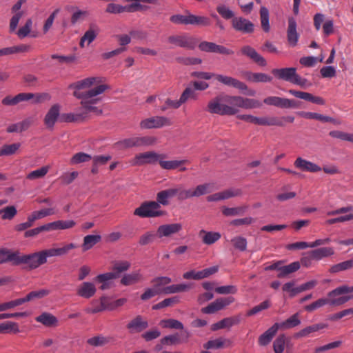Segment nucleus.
I'll list each match as a JSON object with an SVG mask.
<instances>
[{
  "label": "nucleus",
  "instance_id": "3c124183",
  "mask_svg": "<svg viewBox=\"0 0 353 353\" xmlns=\"http://www.w3.org/2000/svg\"><path fill=\"white\" fill-rule=\"evenodd\" d=\"M98 34V30L93 29L92 27L88 30L81 38L79 45L81 48L84 47L85 42H87V45L90 44L97 37Z\"/></svg>",
  "mask_w": 353,
  "mask_h": 353
},
{
  "label": "nucleus",
  "instance_id": "69168bd1",
  "mask_svg": "<svg viewBox=\"0 0 353 353\" xmlns=\"http://www.w3.org/2000/svg\"><path fill=\"white\" fill-rule=\"evenodd\" d=\"M108 299L106 296H101L100 299L101 305L99 306H96L92 308H87L85 312L90 314H96L98 312H101L105 310H107V300Z\"/></svg>",
  "mask_w": 353,
  "mask_h": 353
},
{
  "label": "nucleus",
  "instance_id": "a18cd8bd",
  "mask_svg": "<svg viewBox=\"0 0 353 353\" xmlns=\"http://www.w3.org/2000/svg\"><path fill=\"white\" fill-rule=\"evenodd\" d=\"M198 94L192 87H188L181 94L180 99L178 100V107L182 103H185L189 99L196 100Z\"/></svg>",
  "mask_w": 353,
  "mask_h": 353
},
{
  "label": "nucleus",
  "instance_id": "39448f33",
  "mask_svg": "<svg viewBox=\"0 0 353 353\" xmlns=\"http://www.w3.org/2000/svg\"><path fill=\"white\" fill-rule=\"evenodd\" d=\"M352 292H353V286L343 285L328 292L327 300H344L343 303L339 304H329L332 306H339L343 305L353 298V295L351 294Z\"/></svg>",
  "mask_w": 353,
  "mask_h": 353
},
{
  "label": "nucleus",
  "instance_id": "c85d7f7f",
  "mask_svg": "<svg viewBox=\"0 0 353 353\" xmlns=\"http://www.w3.org/2000/svg\"><path fill=\"white\" fill-rule=\"evenodd\" d=\"M344 300L343 299H332L327 300V298H321L316 301L312 303L311 304L307 305L304 307V310L307 312H311L316 309H319L327 304H339L343 303Z\"/></svg>",
  "mask_w": 353,
  "mask_h": 353
},
{
  "label": "nucleus",
  "instance_id": "f3484780",
  "mask_svg": "<svg viewBox=\"0 0 353 353\" xmlns=\"http://www.w3.org/2000/svg\"><path fill=\"white\" fill-rule=\"evenodd\" d=\"M346 214L338 216L339 223L347 222L353 221V205H348L336 210L329 211L327 212V216H335L338 214Z\"/></svg>",
  "mask_w": 353,
  "mask_h": 353
},
{
  "label": "nucleus",
  "instance_id": "4468645a",
  "mask_svg": "<svg viewBox=\"0 0 353 353\" xmlns=\"http://www.w3.org/2000/svg\"><path fill=\"white\" fill-rule=\"evenodd\" d=\"M77 245L73 243L65 244L61 248L52 247L49 249L42 250L43 255L47 262L48 258L62 256L67 254L70 250L77 248Z\"/></svg>",
  "mask_w": 353,
  "mask_h": 353
},
{
  "label": "nucleus",
  "instance_id": "dca6fc26",
  "mask_svg": "<svg viewBox=\"0 0 353 353\" xmlns=\"http://www.w3.org/2000/svg\"><path fill=\"white\" fill-rule=\"evenodd\" d=\"M21 253L8 249H0V264L11 263L13 265H20Z\"/></svg>",
  "mask_w": 353,
  "mask_h": 353
},
{
  "label": "nucleus",
  "instance_id": "20e7f679",
  "mask_svg": "<svg viewBox=\"0 0 353 353\" xmlns=\"http://www.w3.org/2000/svg\"><path fill=\"white\" fill-rule=\"evenodd\" d=\"M156 141L157 139L152 136L132 137L118 141L116 143V145L120 149H127L133 147L152 145Z\"/></svg>",
  "mask_w": 353,
  "mask_h": 353
},
{
  "label": "nucleus",
  "instance_id": "2f4dec72",
  "mask_svg": "<svg viewBox=\"0 0 353 353\" xmlns=\"http://www.w3.org/2000/svg\"><path fill=\"white\" fill-rule=\"evenodd\" d=\"M30 47L28 45L20 44L0 49V56H8L14 54L26 52Z\"/></svg>",
  "mask_w": 353,
  "mask_h": 353
},
{
  "label": "nucleus",
  "instance_id": "2eb2a0df",
  "mask_svg": "<svg viewBox=\"0 0 353 353\" xmlns=\"http://www.w3.org/2000/svg\"><path fill=\"white\" fill-rule=\"evenodd\" d=\"M200 50L206 52L219 53L221 54H233L234 52L223 46L217 45L213 42L202 41L199 44Z\"/></svg>",
  "mask_w": 353,
  "mask_h": 353
},
{
  "label": "nucleus",
  "instance_id": "7ed1b4c3",
  "mask_svg": "<svg viewBox=\"0 0 353 353\" xmlns=\"http://www.w3.org/2000/svg\"><path fill=\"white\" fill-rule=\"evenodd\" d=\"M134 215L141 218H154L163 216L165 212L161 210L156 201H145L134 211Z\"/></svg>",
  "mask_w": 353,
  "mask_h": 353
},
{
  "label": "nucleus",
  "instance_id": "1a4fd4ad",
  "mask_svg": "<svg viewBox=\"0 0 353 353\" xmlns=\"http://www.w3.org/2000/svg\"><path fill=\"white\" fill-rule=\"evenodd\" d=\"M97 79L95 77H88L84 79H82L81 81H78L77 82H74L73 83H71L69 85L70 89H74V92H79L80 93H88L92 90H97L99 88H102L103 91L101 92V94L105 92L108 88V85H99L94 88L90 89L87 91H83L82 90L90 88L92 85H94V83L96 82Z\"/></svg>",
  "mask_w": 353,
  "mask_h": 353
},
{
  "label": "nucleus",
  "instance_id": "0e129e2a",
  "mask_svg": "<svg viewBox=\"0 0 353 353\" xmlns=\"http://www.w3.org/2000/svg\"><path fill=\"white\" fill-rule=\"evenodd\" d=\"M157 237V234L154 231H149L140 236L139 244L141 245H145L152 243Z\"/></svg>",
  "mask_w": 353,
  "mask_h": 353
},
{
  "label": "nucleus",
  "instance_id": "13d9d810",
  "mask_svg": "<svg viewBox=\"0 0 353 353\" xmlns=\"http://www.w3.org/2000/svg\"><path fill=\"white\" fill-rule=\"evenodd\" d=\"M159 236H168L176 232V224L163 225L158 228Z\"/></svg>",
  "mask_w": 353,
  "mask_h": 353
},
{
  "label": "nucleus",
  "instance_id": "5fc2aeb1",
  "mask_svg": "<svg viewBox=\"0 0 353 353\" xmlns=\"http://www.w3.org/2000/svg\"><path fill=\"white\" fill-rule=\"evenodd\" d=\"M171 282V279L167 276L157 277L152 281V283L155 289L161 294L165 287Z\"/></svg>",
  "mask_w": 353,
  "mask_h": 353
},
{
  "label": "nucleus",
  "instance_id": "f257e3e1",
  "mask_svg": "<svg viewBox=\"0 0 353 353\" xmlns=\"http://www.w3.org/2000/svg\"><path fill=\"white\" fill-rule=\"evenodd\" d=\"M261 105L259 101L254 99L225 94L219 95L211 99L208 102L206 110L210 114L232 116L239 112V108L254 109Z\"/></svg>",
  "mask_w": 353,
  "mask_h": 353
},
{
  "label": "nucleus",
  "instance_id": "8fccbe9b",
  "mask_svg": "<svg viewBox=\"0 0 353 353\" xmlns=\"http://www.w3.org/2000/svg\"><path fill=\"white\" fill-rule=\"evenodd\" d=\"M20 147V143L5 144L0 148V157L14 154L19 150Z\"/></svg>",
  "mask_w": 353,
  "mask_h": 353
},
{
  "label": "nucleus",
  "instance_id": "774afa93",
  "mask_svg": "<svg viewBox=\"0 0 353 353\" xmlns=\"http://www.w3.org/2000/svg\"><path fill=\"white\" fill-rule=\"evenodd\" d=\"M216 11L225 19L234 18V12L224 5L218 6Z\"/></svg>",
  "mask_w": 353,
  "mask_h": 353
},
{
  "label": "nucleus",
  "instance_id": "338daca9",
  "mask_svg": "<svg viewBox=\"0 0 353 353\" xmlns=\"http://www.w3.org/2000/svg\"><path fill=\"white\" fill-rule=\"evenodd\" d=\"M231 242L236 249L241 252L245 251L247 248V240L244 237L236 236L231 240Z\"/></svg>",
  "mask_w": 353,
  "mask_h": 353
},
{
  "label": "nucleus",
  "instance_id": "f8f14e48",
  "mask_svg": "<svg viewBox=\"0 0 353 353\" xmlns=\"http://www.w3.org/2000/svg\"><path fill=\"white\" fill-rule=\"evenodd\" d=\"M234 301V299L232 296L219 298L214 302L209 304L207 307H203L201 311L205 314H213L223 309Z\"/></svg>",
  "mask_w": 353,
  "mask_h": 353
},
{
  "label": "nucleus",
  "instance_id": "a211bd4d",
  "mask_svg": "<svg viewBox=\"0 0 353 353\" xmlns=\"http://www.w3.org/2000/svg\"><path fill=\"white\" fill-rule=\"evenodd\" d=\"M263 102L270 105H274L281 108H290L296 106L294 100L279 97H268L265 98Z\"/></svg>",
  "mask_w": 353,
  "mask_h": 353
},
{
  "label": "nucleus",
  "instance_id": "7c9ffc66",
  "mask_svg": "<svg viewBox=\"0 0 353 353\" xmlns=\"http://www.w3.org/2000/svg\"><path fill=\"white\" fill-rule=\"evenodd\" d=\"M279 329L285 330L295 327L301 324V320L299 313H296L281 323H276Z\"/></svg>",
  "mask_w": 353,
  "mask_h": 353
},
{
  "label": "nucleus",
  "instance_id": "5701e85b",
  "mask_svg": "<svg viewBox=\"0 0 353 353\" xmlns=\"http://www.w3.org/2000/svg\"><path fill=\"white\" fill-rule=\"evenodd\" d=\"M272 73L278 79H282L290 83H293L294 79L296 74L295 68H285L281 69H273Z\"/></svg>",
  "mask_w": 353,
  "mask_h": 353
},
{
  "label": "nucleus",
  "instance_id": "09e8293b",
  "mask_svg": "<svg viewBox=\"0 0 353 353\" xmlns=\"http://www.w3.org/2000/svg\"><path fill=\"white\" fill-rule=\"evenodd\" d=\"M239 319L236 317L225 318L212 325V330H216L225 327H230L239 323Z\"/></svg>",
  "mask_w": 353,
  "mask_h": 353
},
{
  "label": "nucleus",
  "instance_id": "864d4df0",
  "mask_svg": "<svg viewBox=\"0 0 353 353\" xmlns=\"http://www.w3.org/2000/svg\"><path fill=\"white\" fill-rule=\"evenodd\" d=\"M352 268H353V259L347 260L332 265L330 269V272L337 273Z\"/></svg>",
  "mask_w": 353,
  "mask_h": 353
},
{
  "label": "nucleus",
  "instance_id": "a19ab883",
  "mask_svg": "<svg viewBox=\"0 0 353 353\" xmlns=\"http://www.w3.org/2000/svg\"><path fill=\"white\" fill-rule=\"evenodd\" d=\"M176 194V189H168L159 192L157 195V203L159 205H166L169 203V199L173 198Z\"/></svg>",
  "mask_w": 353,
  "mask_h": 353
},
{
  "label": "nucleus",
  "instance_id": "e433bc0d",
  "mask_svg": "<svg viewBox=\"0 0 353 353\" xmlns=\"http://www.w3.org/2000/svg\"><path fill=\"white\" fill-rule=\"evenodd\" d=\"M327 325L325 323H316L307 326L295 334V337L301 338L310 336L312 333L317 332L319 330L325 328L327 327Z\"/></svg>",
  "mask_w": 353,
  "mask_h": 353
},
{
  "label": "nucleus",
  "instance_id": "052dcab7",
  "mask_svg": "<svg viewBox=\"0 0 353 353\" xmlns=\"http://www.w3.org/2000/svg\"><path fill=\"white\" fill-rule=\"evenodd\" d=\"M54 214V210L52 208H45L39 211L33 212L30 215V218L34 223L35 221L44 218L46 216L52 215Z\"/></svg>",
  "mask_w": 353,
  "mask_h": 353
},
{
  "label": "nucleus",
  "instance_id": "72a5a7b5",
  "mask_svg": "<svg viewBox=\"0 0 353 353\" xmlns=\"http://www.w3.org/2000/svg\"><path fill=\"white\" fill-rule=\"evenodd\" d=\"M37 322H39L46 327L56 326L58 320L57 318L53 314L48 312H43L39 316L35 318Z\"/></svg>",
  "mask_w": 353,
  "mask_h": 353
},
{
  "label": "nucleus",
  "instance_id": "cd10ccee",
  "mask_svg": "<svg viewBox=\"0 0 353 353\" xmlns=\"http://www.w3.org/2000/svg\"><path fill=\"white\" fill-rule=\"evenodd\" d=\"M118 278V274L115 272H107L99 274L96 278V281L101 283L100 289L105 290L111 288L112 281Z\"/></svg>",
  "mask_w": 353,
  "mask_h": 353
},
{
  "label": "nucleus",
  "instance_id": "a878e982",
  "mask_svg": "<svg viewBox=\"0 0 353 353\" xmlns=\"http://www.w3.org/2000/svg\"><path fill=\"white\" fill-rule=\"evenodd\" d=\"M60 114V106L58 104L53 105L44 118V123L48 128H52Z\"/></svg>",
  "mask_w": 353,
  "mask_h": 353
},
{
  "label": "nucleus",
  "instance_id": "9b49d317",
  "mask_svg": "<svg viewBox=\"0 0 353 353\" xmlns=\"http://www.w3.org/2000/svg\"><path fill=\"white\" fill-rule=\"evenodd\" d=\"M171 125V121L165 117H152L141 121L140 127L142 129L160 128Z\"/></svg>",
  "mask_w": 353,
  "mask_h": 353
},
{
  "label": "nucleus",
  "instance_id": "c9c22d12",
  "mask_svg": "<svg viewBox=\"0 0 353 353\" xmlns=\"http://www.w3.org/2000/svg\"><path fill=\"white\" fill-rule=\"evenodd\" d=\"M290 339L284 334H279L273 342V350L274 353H283L285 347H288Z\"/></svg>",
  "mask_w": 353,
  "mask_h": 353
},
{
  "label": "nucleus",
  "instance_id": "79ce46f5",
  "mask_svg": "<svg viewBox=\"0 0 353 353\" xmlns=\"http://www.w3.org/2000/svg\"><path fill=\"white\" fill-rule=\"evenodd\" d=\"M246 78L251 81L256 83H267L270 82L272 80V77L265 74V73H253L250 72H248L245 74Z\"/></svg>",
  "mask_w": 353,
  "mask_h": 353
},
{
  "label": "nucleus",
  "instance_id": "37998d69",
  "mask_svg": "<svg viewBox=\"0 0 353 353\" xmlns=\"http://www.w3.org/2000/svg\"><path fill=\"white\" fill-rule=\"evenodd\" d=\"M299 268L300 263L299 261H295L289 265H283L280 268V272H279L277 277L285 278L288 275L296 272Z\"/></svg>",
  "mask_w": 353,
  "mask_h": 353
},
{
  "label": "nucleus",
  "instance_id": "49530a36",
  "mask_svg": "<svg viewBox=\"0 0 353 353\" xmlns=\"http://www.w3.org/2000/svg\"><path fill=\"white\" fill-rule=\"evenodd\" d=\"M299 116L308 119H316L322 122H333L334 119L332 117L325 116L316 112H300L298 113Z\"/></svg>",
  "mask_w": 353,
  "mask_h": 353
},
{
  "label": "nucleus",
  "instance_id": "58836bf2",
  "mask_svg": "<svg viewBox=\"0 0 353 353\" xmlns=\"http://www.w3.org/2000/svg\"><path fill=\"white\" fill-rule=\"evenodd\" d=\"M198 41L196 38L184 34L178 36V46L192 50L195 48Z\"/></svg>",
  "mask_w": 353,
  "mask_h": 353
},
{
  "label": "nucleus",
  "instance_id": "473e14b6",
  "mask_svg": "<svg viewBox=\"0 0 353 353\" xmlns=\"http://www.w3.org/2000/svg\"><path fill=\"white\" fill-rule=\"evenodd\" d=\"M32 120L30 118L26 119L21 122L11 124L7 128V132H21L27 130L32 125Z\"/></svg>",
  "mask_w": 353,
  "mask_h": 353
},
{
  "label": "nucleus",
  "instance_id": "9d476101",
  "mask_svg": "<svg viewBox=\"0 0 353 353\" xmlns=\"http://www.w3.org/2000/svg\"><path fill=\"white\" fill-rule=\"evenodd\" d=\"M161 158V154L154 151L145 152L137 154L133 160L134 165H142L145 164H156Z\"/></svg>",
  "mask_w": 353,
  "mask_h": 353
},
{
  "label": "nucleus",
  "instance_id": "4d7b16f0",
  "mask_svg": "<svg viewBox=\"0 0 353 353\" xmlns=\"http://www.w3.org/2000/svg\"><path fill=\"white\" fill-rule=\"evenodd\" d=\"M92 159V157L84 152H78L72 156L70 161L71 165H77L81 163L88 162Z\"/></svg>",
  "mask_w": 353,
  "mask_h": 353
},
{
  "label": "nucleus",
  "instance_id": "c756f323",
  "mask_svg": "<svg viewBox=\"0 0 353 353\" xmlns=\"http://www.w3.org/2000/svg\"><path fill=\"white\" fill-rule=\"evenodd\" d=\"M279 330L278 325L275 323L259 336V344L261 346H265L269 344Z\"/></svg>",
  "mask_w": 353,
  "mask_h": 353
},
{
  "label": "nucleus",
  "instance_id": "6e6d98bb",
  "mask_svg": "<svg viewBox=\"0 0 353 353\" xmlns=\"http://www.w3.org/2000/svg\"><path fill=\"white\" fill-rule=\"evenodd\" d=\"M17 213L14 205L6 206L0 210V216L3 220H12Z\"/></svg>",
  "mask_w": 353,
  "mask_h": 353
},
{
  "label": "nucleus",
  "instance_id": "0eeeda50",
  "mask_svg": "<svg viewBox=\"0 0 353 353\" xmlns=\"http://www.w3.org/2000/svg\"><path fill=\"white\" fill-rule=\"evenodd\" d=\"M214 189L213 183H205L198 185L194 190H183L178 188V199H185L192 196H199L212 192Z\"/></svg>",
  "mask_w": 353,
  "mask_h": 353
},
{
  "label": "nucleus",
  "instance_id": "423d86ee",
  "mask_svg": "<svg viewBox=\"0 0 353 353\" xmlns=\"http://www.w3.org/2000/svg\"><path fill=\"white\" fill-rule=\"evenodd\" d=\"M236 117L242 121L253 123L259 125H268V126H283V123L277 117H257L251 114H238Z\"/></svg>",
  "mask_w": 353,
  "mask_h": 353
},
{
  "label": "nucleus",
  "instance_id": "f03ea898",
  "mask_svg": "<svg viewBox=\"0 0 353 353\" xmlns=\"http://www.w3.org/2000/svg\"><path fill=\"white\" fill-rule=\"evenodd\" d=\"M102 88L92 90L88 93H80L74 92L73 95L81 100V107L76 112L70 113H64L60 115L59 119L61 122H82L87 119L90 113H94L96 115L102 114V110L94 106L99 101V98L97 97L101 94Z\"/></svg>",
  "mask_w": 353,
  "mask_h": 353
},
{
  "label": "nucleus",
  "instance_id": "4be33fe9",
  "mask_svg": "<svg viewBox=\"0 0 353 353\" xmlns=\"http://www.w3.org/2000/svg\"><path fill=\"white\" fill-rule=\"evenodd\" d=\"M299 34L296 31V22L294 18L289 17L288 26L287 30V39L289 45L292 47L296 46Z\"/></svg>",
  "mask_w": 353,
  "mask_h": 353
},
{
  "label": "nucleus",
  "instance_id": "c03bdc74",
  "mask_svg": "<svg viewBox=\"0 0 353 353\" xmlns=\"http://www.w3.org/2000/svg\"><path fill=\"white\" fill-rule=\"evenodd\" d=\"M101 240V236L99 234L87 235L83 238V243L82 244V249L83 252H85L91 249L97 243Z\"/></svg>",
  "mask_w": 353,
  "mask_h": 353
},
{
  "label": "nucleus",
  "instance_id": "bf43d9fd",
  "mask_svg": "<svg viewBox=\"0 0 353 353\" xmlns=\"http://www.w3.org/2000/svg\"><path fill=\"white\" fill-rule=\"evenodd\" d=\"M246 210L245 207L226 208L222 210V213L226 216L243 215Z\"/></svg>",
  "mask_w": 353,
  "mask_h": 353
},
{
  "label": "nucleus",
  "instance_id": "b1692460",
  "mask_svg": "<svg viewBox=\"0 0 353 353\" xmlns=\"http://www.w3.org/2000/svg\"><path fill=\"white\" fill-rule=\"evenodd\" d=\"M242 54L247 56L254 62L261 66H265L267 65L266 60L261 56L252 47L250 46H245L241 49Z\"/></svg>",
  "mask_w": 353,
  "mask_h": 353
},
{
  "label": "nucleus",
  "instance_id": "393cba45",
  "mask_svg": "<svg viewBox=\"0 0 353 353\" xmlns=\"http://www.w3.org/2000/svg\"><path fill=\"white\" fill-rule=\"evenodd\" d=\"M96 292L97 288L91 282H83L77 289V295L84 299L92 297Z\"/></svg>",
  "mask_w": 353,
  "mask_h": 353
},
{
  "label": "nucleus",
  "instance_id": "f704fd0d",
  "mask_svg": "<svg viewBox=\"0 0 353 353\" xmlns=\"http://www.w3.org/2000/svg\"><path fill=\"white\" fill-rule=\"evenodd\" d=\"M199 237L201 238L204 244L212 245L220 239L221 234L216 232H207L202 230L199 232Z\"/></svg>",
  "mask_w": 353,
  "mask_h": 353
},
{
  "label": "nucleus",
  "instance_id": "4c0bfd02",
  "mask_svg": "<svg viewBox=\"0 0 353 353\" xmlns=\"http://www.w3.org/2000/svg\"><path fill=\"white\" fill-rule=\"evenodd\" d=\"M310 252H312V257L316 261H320L334 254V250L332 247H323Z\"/></svg>",
  "mask_w": 353,
  "mask_h": 353
},
{
  "label": "nucleus",
  "instance_id": "de8ad7c7",
  "mask_svg": "<svg viewBox=\"0 0 353 353\" xmlns=\"http://www.w3.org/2000/svg\"><path fill=\"white\" fill-rule=\"evenodd\" d=\"M259 13L261 28L265 32H268L270 30L269 22V10L266 7L261 6Z\"/></svg>",
  "mask_w": 353,
  "mask_h": 353
},
{
  "label": "nucleus",
  "instance_id": "412c9836",
  "mask_svg": "<svg viewBox=\"0 0 353 353\" xmlns=\"http://www.w3.org/2000/svg\"><path fill=\"white\" fill-rule=\"evenodd\" d=\"M294 165L303 172H317L321 170V168L318 165L301 157L296 158L294 162Z\"/></svg>",
  "mask_w": 353,
  "mask_h": 353
},
{
  "label": "nucleus",
  "instance_id": "ea45409f",
  "mask_svg": "<svg viewBox=\"0 0 353 353\" xmlns=\"http://www.w3.org/2000/svg\"><path fill=\"white\" fill-rule=\"evenodd\" d=\"M142 279L143 276L140 271H135L125 274L121 280V283L123 285H131L141 281Z\"/></svg>",
  "mask_w": 353,
  "mask_h": 353
},
{
  "label": "nucleus",
  "instance_id": "6e6552de",
  "mask_svg": "<svg viewBox=\"0 0 353 353\" xmlns=\"http://www.w3.org/2000/svg\"><path fill=\"white\" fill-rule=\"evenodd\" d=\"M46 263L42 250L29 254H21L20 265L26 264L30 270H34Z\"/></svg>",
  "mask_w": 353,
  "mask_h": 353
},
{
  "label": "nucleus",
  "instance_id": "aec40b11",
  "mask_svg": "<svg viewBox=\"0 0 353 353\" xmlns=\"http://www.w3.org/2000/svg\"><path fill=\"white\" fill-rule=\"evenodd\" d=\"M215 79L220 83L236 88L241 91L248 89V86L243 83L231 77L222 74H216Z\"/></svg>",
  "mask_w": 353,
  "mask_h": 353
},
{
  "label": "nucleus",
  "instance_id": "680f3d73",
  "mask_svg": "<svg viewBox=\"0 0 353 353\" xmlns=\"http://www.w3.org/2000/svg\"><path fill=\"white\" fill-rule=\"evenodd\" d=\"M48 170L49 168L48 166H43L39 169L30 172L27 175L26 178L30 180L43 178L48 173Z\"/></svg>",
  "mask_w": 353,
  "mask_h": 353
},
{
  "label": "nucleus",
  "instance_id": "6ab92c4d",
  "mask_svg": "<svg viewBox=\"0 0 353 353\" xmlns=\"http://www.w3.org/2000/svg\"><path fill=\"white\" fill-rule=\"evenodd\" d=\"M232 25L236 31L243 33H252L254 31L253 23L243 17H234Z\"/></svg>",
  "mask_w": 353,
  "mask_h": 353
},
{
  "label": "nucleus",
  "instance_id": "603ef678",
  "mask_svg": "<svg viewBox=\"0 0 353 353\" xmlns=\"http://www.w3.org/2000/svg\"><path fill=\"white\" fill-rule=\"evenodd\" d=\"M50 291L46 289H41L37 291H32L27 294L26 296L22 298L24 301V303L34 299H41L47 295H48Z\"/></svg>",
  "mask_w": 353,
  "mask_h": 353
},
{
  "label": "nucleus",
  "instance_id": "ddd939ff",
  "mask_svg": "<svg viewBox=\"0 0 353 353\" xmlns=\"http://www.w3.org/2000/svg\"><path fill=\"white\" fill-rule=\"evenodd\" d=\"M182 23L185 25H197L208 26L210 24V20L209 18L203 16H196L188 13L186 15L178 14V23Z\"/></svg>",
  "mask_w": 353,
  "mask_h": 353
},
{
  "label": "nucleus",
  "instance_id": "e2e57ef3",
  "mask_svg": "<svg viewBox=\"0 0 353 353\" xmlns=\"http://www.w3.org/2000/svg\"><path fill=\"white\" fill-rule=\"evenodd\" d=\"M19 331L18 325L14 322L8 321L0 324V333H8L10 332L16 333Z\"/></svg>",
  "mask_w": 353,
  "mask_h": 353
},
{
  "label": "nucleus",
  "instance_id": "bb28decb",
  "mask_svg": "<svg viewBox=\"0 0 353 353\" xmlns=\"http://www.w3.org/2000/svg\"><path fill=\"white\" fill-rule=\"evenodd\" d=\"M148 327V323L144 320L140 315L137 316L134 319L131 320L127 325V328L130 332H141Z\"/></svg>",
  "mask_w": 353,
  "mask_h": 353
}]
</instances>
